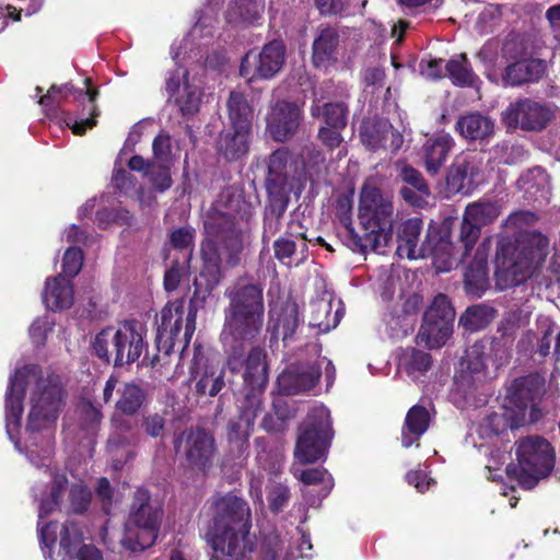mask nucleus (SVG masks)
Masks as SVG:
<instances>
[{
    "instance_id": "f257e3e1",
    "label": "nucleus",
    "mask_w": 560,
    "mask_h": 560,
    "mask_svg": "<svg viewBox=\"0 0 560 560\" xmlns=\"http://www.w3.org/2000/svg\"><path fill=\"white\" fill-rule=\"evenodd\" d=\"M33 385L26 423V455L36 467H48L54 454V433L63 406L65 392L57 375H43L37 365L16 369L9 378L5 394L7 433L14 441L13 431L20 427L23 399L27 386Z\"/></svg>"
},
{
    "instance_id": "f03ea898",
    "label": "nucleus",
    "mask_w": 560,
    "mask_h": 560,
    "mask_svg": "<svg viewBox=\"0 0 560 560\" xmlns=\"http://www.w3.org/2000/svg\"><path fill=\"white\" fill-rule=\"evenodd\" d=\"M254 212L253 206L238 189L225 188L205 220L206 238L201 243L202 268L195 279V296L205 300L219 284L222 262L235 267L244 249L243 222Z\"/></svg>"
},
{
    "instance_id": "7ed1b4c3",
    "label": "nucleus",
    "mask_w": 560,
    "mask_h": 560,
    "mask_svg": "<svg viewBox=\"0 0 560 560\" xmlns=\"http://www.w3.org/2000/svg\"><path fill=\"white\" fill-rule=\"evenodd\" d=\"M264 288L258 283H236L226 290L229 306L224 310L221 341L231 371L242 366L247 345L261 332L265 318Z\"/></svg>"
},
{
    "instance_id": "20e7f679",
    "label": "nucleus",
    "mask_w": 560,
    "mask_h": 560,
    "mask_svg": "<svg viewBox=\"0 0 560 560\" xmlns=\"http://www.w3.org/2000/svg\"><path fill=\"white\" fill-rule=\"evenodd\" d=\"M211 506L213 518L206 537L217 557L246 560L254 548L248 504L234 494H226L214 499Z\"/></svg>"
},
{
    "instance_id": "39448f33",
    "label": "nucleus",
    "mask_w": 560,
    "mask_h": 560,
    "mask_svg": "<svg viewBox=\"0 0 560 560\" xmlns=\"http://www.w3.org/2000/svg\"><path fill=\"white\" fill-rule=\"evenodd\" d=\"M548 247V237L538 231H520L513 240L500 241L494 272L497 289L518 287L533 277L545 261Z\"/></svg>"
},
{
    "instance_id": "423d86ee",
    "label": "nucleus",
    "mask_w": 560,
    "mask_h": 560,
    "mask_svg": "<svg viewBox=\"0 0 560 560\" xmlns=\"http://www.w3.org/2000/svg\"><path fill=\"white\" fill-rule=\"evenodd\" d=\"M545 393V377L537 372L514 378L505 389L503 412H492V434L537 423L544 416L540 402Z\"/></svg>"
},
{
    "instance_id": "0eeeda50",
    "label": "nucleus",
    "mask_w": 560,
    "mask_h": 560,
    "mask_svg": "<svg viewBox=\"0 0 560 560\" xmlns=\"http://www.w3.org/2000/svg\"><path fill=\"white\" fill-rule=\"evenodd\" d=\"M358 217L365 232L355 242L361 252L385 248L393 235V195L369 178L360 190Z\"/></svg>"
},
{
    "instance_id": "6e6552de",
    "label": "nucleus",
    "mask_w": 560,
    "mask_h": 560,
    "mask_svg": "<svg viewBox=\"0 0 560 560\" xmlns=\"http://www.w3.org/2000/svg\"><path fill=\"white\" fill-rule=\"evenodd\" d=\"M515 446L516 462L506 466V476L523 490H533L552 472L556 451L551 443L540 435L522 438L515 442Z\"/></svg>"
},
{
    "instance_id": "1a4fd4ad",
    "label": "nucleus",
    "mask_w": 560,
    "mask_h": 560,
    "mask_svg": "<svg viewBox=\"0 0 560 560\" xmlns=\"http://www.w3.org/2000/svg\"><path fill=\"white\" fill-rule=\"evenodd\" d=\"M163 514L161 505L151 500L149 492L138 489L130 508L122 546L133 552L151 547L158 538Z\"/></svg>"
},
{
    "instance_id": "9d476101",
    "label": "nucleus",
    "mask_w": 560,
    "mask_h": 560,
    "mask_svg": "<svg viewBox=\"0 0 560 560\" xmlns=\"http://www.w3.org/2000/svg\"><path fill=\"white\" fill-rule=\"evenodd\" d=\"M332 438L330 412L325 406H317L308 413L300 428L294 456L301 464L320 459Z\"/></svg>"
},
{
    "instance_id": "9b49d317",
    "label": "nucleus",
    "mask_w": 560,
    "mask_h": 560,
    "mask_svg": "<svg viewBox=\"0 0 560 560\" xmlns=\"http://www.w3.org/2000/svg\"><path fill=\"white\" fill-rule=\"evenodd\" d=\"M488 341L475 342L466 352L468 372L458 385L467 407H486L489 401V378L487 373Z\"/></svg>"
},
{
    "instance_id": "f8f14e48",
    "label": "nucleus",
    "mask_w": 560,
    "mask_h": 560,
    "mask_svg": "<svg viewBox=\"0 0 560 560\" xmlns=\"http://www.w3.org/2000/svg\"><path fill=\"white\" fill-rule=\"evenodd\" d=\"M175 448L183 453L187 466L206 474L213 465L217 455L215 440L211 433L200 428L186 429L175 440Z\"/></svg>"
},
{
    "instance_id": "ddd939ff",
    "label": "nucleus",
    "mask_w": 560,
    "mask_h": 560,
    "mask_svg": "<svg viewBox=\"0 0 560 560\" xmlns=\"http://www.w3.org/2000/svg\"><path fill=\"white\" fill-rule=\"evenodd\" d=\"M552 117L553 113L548 106L530 98H520L511 103L501 114L502 124L509 130L536 132L546 129Z\"/></svg>"
},
{
    "instance_id": "4468645a",
    "label": "nucleus",
    "mask_w": 560,
    "mask_h": 560,
    "mask_svg": "<svg viewBox=\"0 0 560 560\" xmlns=\"http://www.w3.org/2000/svg\"><path fill=\"white\" fill-rule=\"evenodd\" d=\"M486 154L467 152L456 156L446 173V190L450 195H468L481 179Z\"/></svg>"
},
{
    "instance_id": "2eb2a0df",
    "label": "nucleus",
    "mask_w": 560,
    "mask_h": 560,
    "mask_svg": "<svg viewBox=\"0 0 560 560\" xmlns=\"http://www.w3.org/2000/svg\"><path fill=\"white\" fill-rule=\"evenodd\" d=\"M190 380L200 396H217L225 385L224 370L215 358L206 355L205 349L196 345L190 365Z\"/></svg>"
},
{
    "instance_id": "dca6fc26",
    "label": "nucleus",
    "mask_w": 560,
    "mask_h": 560,
    "mask_svg": "<svg viewBox=\"0 0 560 560\" xmlns=\"http://www.w3.org/2000/svg\"><path fill=\"white\" fill-rule=\"evenodd\" d=\"M285 46L280 40L266 44L259 54L248 52L242 60L240 74L249 81L270 79L284 63Z\"/></svg>"
},
{
    "instance_id": "f3484780",
    "label": "nucleus",
    "mask_w": 560,
    "mask_h": 560,
    "mask_svg": "<svg viewBox=\"0 0 560 560\" xmlns=\"http://www.w3.org/2000/svg\"><path fill=\"white\" fill-rule=\"evenodd\" d=\"M118 335L116 343L115 365L121 366L137 361L143 349V336L145 334L144 326L136 320H127L117 328Z\"/></svg>"
},
{
    "instance_id": "a211bd4d",
    "label": "nucleus",
    "mask_w": 560,
    "mask_h": 560,
    "mask_svg": "<svg viewBox=\"0 0 560 560\" xmlns=\"http://www.w3.org/2000/svg\"><path fill=\"white\" fill-rule=\"evenodd\" d=\"M301 109L291 102L279 101L271 106L267 116V130L273 140L283 142L298 130Z\"/></svg>"
},
{
    "instance_id": "6ab92c4d",
    "label": "nucleus",
    "mask_w": 560,
    "mask_h": 560,
    "mask_svg": "<svg viewBox=\"0 0 560 560\" xmlns=\"http://www.w3.org/2000/svg\"><path fill=\"white\" fill-rule=\"evenodd\" d=\"M320 376V366L314 363H295L278 376L279 390L284 395H296L312 389Z\"/></svg>"
},
{
    "instance_id": "aec40b11",
    "label": "nucleus",
    "mask_w": 560,
    "mask_h": 560,
    "mask_svg": "<svg viewBox=\"0 0 560 560\" xmlns=\"http://www.w3.org/2000/svg\"><path fill=\"white\" fill-rule=\"evenodd\" d=\"M490 222V203L475 202L467 206L458 235V242L463 245V256L470 253L481 235V229Z\"/></svg>"
},
{
    "instance_id": "412c9836",
    "label": "nucleus",
    "mask_w": 560,
    "mask_h": 560,
    "mask_svg": "<svg viewBox=\"0 0 560 560\" xmlns=\"http://www.w3.org/2000/svg\"><path fill=\"white\" fill-rule=\"evenodd\" d=\"M83 535L74 522H66L60 532V549L69 560H103L101 551L92 545H82Z\"/></svg>"
},
{
    "instance_id": "4be33fe9",
    "label": "nucleus",
    "mask_w": 560,
    "mask_h": 560,
    "mask_svg": "<svg viewBox=\"0 0 560 560\" xmlns=\"http://www.w3.org/2000/svg\"><path fill=\"white\" fill-rule=\"evenodd\" d=\"M489 252L490 240L485 237L465 273L466 292L474 298H480L488 289L487 266Z\"/></svg>"
},
{
    "instance_id": "5701e85b",
    "label": "nucleus",
    "mask_w": 560,
    "mask_h": 560,
    "mask_svg": "<svg viewBox=\"0 0 560 560\" xmlns=\"http://www.w3.org/2000/svg\"><path fill=\"white\" fill-rule=\"evenodd\" d=\"M183 317L184 305L182 302L168 303L163 307L156 335L159 350L164 349L165 353L170 352L180 332Z\"/></svg>"
},
{
    "instance_id": "b1692460",
    "label": "nucleus",
    "mask_w": 560,
    "mask_h": 560,
    "mask_svg": "<svg viewBox=\"0 0 560 560\" xmlns=\"http://www.w3.org/2000/svg\"><path fill=\"white\" fill-rule=\"evenodd\" d=\"M422 224V219L417 217L410 218L401 223L398 232L397 246V254L400 257L416 259L425 256L427 247L418 245Z\"/></svg>"
},
{
    "instance_id": "393cba45",
    "label": "nucleus",
    "mask_w": 560,
    "mask_h": 560,
    "mask_svg": "<svg viewBox=\"0 0 560 560\" xmlns=\"http://www.w3.org/2000/svg\"><path fill=\"white\" fill-rule=\"evenodd\" d=\"M362 141L371 150L385 148L396 153L404 143V138L388 120L377 121L372 129H366L361 133Z\"/></svg>"
},
{
    "instance_id": "a878e982",
    "label": "nucleus",
    "mask_w": 560,
    "mask_h": 560,
    "mask_svg": "<svg viewBox=\"0 0 560 560\" xmlns=\"http://www.w3.org/2000/svg\"><path fill=\"white\" fill-rule=\"evenodd\" d=\"M335 301L331 298H319L310 303V326L319 332H327L337 327L342 316L340 302H336V310L331 314Z\"/></svg>"
},
{
    "instance_id": "bb28decb",
    "label": "nucleus",
    "mask_w": 560,
    "mask_h": 560,
    "mask_svg": "<svg viewBox=\"0 0 560 560\" xmlns=\"http://www.w3.org/2000/svg\"><path fill=\"white\" fill-rule=\"evenodd\" d=\"M43 301L47 308L61 311L73 304V288L71 281L58 275L47 279L43 292Z\"/></svg>"
},
{
    "instance_id": "cd10ccee",
    "label": "nucleus",
    "mask_w": 560,
    "mask_h": 560,
    "mask_svg": "<svg viewBox=\"0 0 560 560\" xmlns=\"http://www.w3.org/2000/svg\"><path fill=\"white\" fill-rule=\"evenodd\" d=\"M546 72V62L541 59L516 61L505 68L503 79L513 86L539 81Z\"/></svg>"
},
{
    "instance_id": "c85d7f7f",
    "label": "nucleus",
    "mask_w": 560,
    "mask_h": 560,
    "mask_svg": "<svg viewBox=\"0 0 560 560\" xmlns=\"http://www.w3.org/2000/svg\"><path fill=\"white\" fill-rule=\"evenodd\" d=\"M294 475L307 487H319L318 490H303V494L310 505H316L323 498L327 497L334 487V479L331 475L323 468L305 469L298 475Z\"/></svg>"
},
{
    "instance_id": "c756f323",
    "label": "nucleus",
    "mask_w": 560,
    "mask_h": 560,
    "mask_svg": "<svg viewBox=\"0 0 560 560\" xmlns=\"http://www.w3.org/2000/svg\"><path fill=\"white\" fill-rule=\"evenodd\" d=\"M453 148L454 140L448 135H440L428 139L422 148L424 165L428 173L436 175Z\"/></svg>"
},
{
    "instance_id": "7c9ffc66",
    "label": "nucleus",
    "mask_w": 560,
    "mask_h": 560,
    "mask_svg": "<svg viewBox=\"0 0 560 560\" xmlns=\"http://www.w3.org/2000/svg\"><path fill=\"white\" fill-rule=\"evenodd\" d=\"M245 364V372L243 375L244 383L247 387L265 389L268 383V369L266 363V351L260 347H254L249 351L247 359L242 365ZM241 366L235 372H238Z\"/></svg>"
},
{
    "instance_id": "2f4dec72",
    "label": "nucleus",
    "mask_w": 560,
    "mask_h": 560,
    "mask_svg": "<svg viewBox=\"0 0 560 560\" xmlns=\"http://www.w3.org/2000/svg\"><path fill=\"white\" fill-rule=\"evenodd\" d=\"M300 324V313L298 304L292 300H287L280 307L270 305L269 325L272 329L279 331L282 329L283 340L290 338Z\"/></svg>"
},
{
    "instance_id": "473e14b6",
    "label": "nucleus",
    "mask_w": 560,
    "mask_h": 560,
    "mask_svg": "<svg viewBox=\"0 0 560 560\" xmlns=\"http://www.w3.org/2000/svg\"><path fill=\"white\" fill-rule=\"evenodd\" d=\"M430 413L425 407L415 405L411 407L405 418L401 429V444L404 447H410L425 433L430 424Z\"/></svg>"
},
{
    "instance_id": "72a5a7b5",
    "label": "nucleus",
    "mask_w": 560,
    "mask_h": 560,
    "mask_svg": "<svg viewBox=\"0 0 560 560\" xmlns=\"http://www.w3.org/2000/svg\"><path fill=\"white\" fill-rule=\"evenodd\" d=\"M249 132L248 129L233 127L222 132L218 141L219 152L231 161L243 158L248 152Z\"/></svg>"
},
{
    "instance_id": "f704fd0d",
    "label": "nucleus",
    "mask_w": 560,
    "mask_h": 560,
    "mask_svg": "<svg viewBox=\"0 0 560 560\" xmlns=\"http://www.w3.org/2000/svg\"><path fill=\"white\" fill-rule=\"evenodd\" d=\"M299 228V222H291L290 231L273 243L275 257L285 265L291 264V259L299 248L302 254L307 249L304 234L295 231Z\"/></svg>"
},
{
    "instance_id": "c9c22d12",
    "label": "nucleus",
    "mask_w": 560,
    "mask_h": 560,
    "mask_svg": "<svg viewBox=\"0 0 560 560\" xmlns=\"http://www.w3.org/2000/svg\"><path fill=\"white\" fill-rule=\"evenodd\" d=\"M289 152L285 149L276 150L269 158L268 176L266 179V188L268 194L279 190L280 194H288V176L285 166Z\"/></svg>"
},
{
    "instance_id": "e433bc0d",
    "label": "nucleus",
    "mask_w": 560,
    "mask_h": 560,
    "mask_svg": "<svg viewBox=\"0 0 560 560\" xmlns=\"http://www.w3.org/2000/svg\"><path fill=\"white\" fill-rule=\"evenodd\" d=\"M453 327L454 324L452 323L436 322L433 318L427 320L424 316L417 335L418 343L424 345L430 349L441 348L453 334Z\"/></svg>"
},
{
    "instance_id": "4c0bfd02",
    "label": "nucleus",
    "mask_w": 560,
    "mask_h": 560,
    "mask_svg": "<svg viewBox=\"0 0 560 560\" xmlns=\"http://www.w3.org/2000/svg\"><path fill=\"white\" fill-rule=\"evenodd\" d=\"M97 96L96 90H86V91H79L75 98L79 102H86L85 109L89 113V117H78L72 114H67L65 117L66 125L72 129V132L74 135H83L86 129L92 128L95 126L96 120L94 116H96V106L94 104L95 98Z\"/></svg>"
},
{
    "instance_id": "58836bf2",
    "label": "nucleus",
    "mask_w": 560,
    "mask_h": 560,
    "mask_svg": "<svg viewBox=\"0 0 560 560\" xmlns=\"http://www.w3.org/2000/svg\"><path fill=\"white\" fill-rule=\"evenodd\" d=\"M115 407L126 416L136 415L147 399L145 390L136 383H121Z\"/></svg>"
},
{
    "instance_id": "ea45409f",
    "label": "nucleus",
    "mask_w": 560,
    "mask_h": 560,
    "mask_svg": "<svg viewBox=\"0 0 560 560\" xmlns=\"http://www.w3.org/2000/svg\"><path fill=\"white\" fill-rule=\"evenodd\" d=\"M338 44V32L332 27L323 28L313 43V61L315 66L319 67L327 61L335 60Z\"/></svg>"
},
{
    "instance_id": "a19ab883",
    "label": "nucleus",
    "mask_w": 560,
    "mask_h": 560,
    "mask_svg": "<svg viewBox=\"0 0 560 560\" xmlns=\"http://www.w3.org/2000/svg\"><path fill=\"white\" fill-rule=\"evenodd\" d=\"M265 9V0H232L226 11L230 23H253Z\"/></svg>"
},
{
    "instance_id": "79ce46f5",
    "label": "nucleus",
    "mask_w": 560,
    "mask_h": 560,
    "mask_svg": "<svg viewBox=\"0 0 560 560\" xmlns=\"http://www.w3.org/2000/svg\"><path fill=\"white\" fill-rule=\"evenodd\" d=\"M269 203L266 208L264 219V234L275 235L280 229V218L285 212L289 203V195L280 194L279 190H273V194H268Z\"/></svg>"
},
{
    "instance_id": "37998d69",
    "label": "nucleus",
    "mask_w": 560,
    "mask_h": 560,
    "mask_svg": "<svg viewBox=\"0 0 560 560\" xmlns=\"http://www.w3.org/2000/svg\"><path fill=\"white\" fill-rule=\"evenodd\" d=\"M229 117L233 128L250 130L253 110L241 92L232 91L228 101Z\"/></svg>"
},
{
    "instance_id": "c03bdc74",
    "label": "nucleus",
    "mask_w": 560,
    "mask_h": 560,
    "mask_svg": "<svg viewBox=\"0 0 560 560\" xmlns=\"http://www.w3.org/2000/svg\"><path fill=\"white\" fill-rule=\"evenodd\" d=\"M445 70L452 82L458 86H471L477 80L467 57L464 54L452 57L446 62Z\"/></svg>"
},
{
    "instance_id": "a18cd8bd",
    "label": "nucleus",
    "mask_w": 560,
    "mask_h": 560,
    "mask_svg": "<svg viewBox=\"0 0 560 560\" xmlns=\"http://www.w3.org/2000/svg\"><path fill=\"white\" fill-rule=\"evenodd\" d=\"M434 257L436 269L441 272L447 271L453 267L456 258V246L451 241L448 232L441 234L438 242L431 247L427 248Z\"/></svg>"
},
{
    "instance_id": "49530a36",
    "label": "nucleus",
    "mask_w": 560,
    "mask_h": 560,
    "mask_svg": "<svg viewBox=\"0 0 560 560\" xmlns=\"http://www.w3.org/2000/svg\"><path fill=\"white\" fill-rule=\"evenodd\" d=\"M456 128L467 139H483L490 130V120L479 114L472 113L458 119Z\"/></svg>"
},
{
    "instance_id": "de8ad7c7",
    "label": "nucleus",
    "mask_w": 560,
    "mask_h": 560,
    "mask_svg": "<svg viewBox=\"0 0 560 560\" xmlns=\"http://www.w3.org/2000/svg\"><path fill=\"white\" fill-rule=\"evenodd\" d=\"M466 444L471 445L478 455L490 457V421L488 418L470 427L466 435Z\"/></svg>"
},
{
    "instance_id": "09e8293b",
    "label": "nucleus",
    "mask_w": 560,
    "mask_h": 560,
    "mask_svg": "<svg viewBox=\"0 0 560 560\" xmlns=\"http://www.w3.org/2000/svg\"><path fill=\"white\" fill-rule=\"evenodd\" d=\"M118 331L117 328L108 327L103 329L95 336L93 342V349L95 354L104 360L105 362H110L113 359H116V348L114 343H116Z\"/></svg>"
},
{
    "instance_id": "8fccbe9b",
    "label": "nucleus",
    "mask_w": 560,
    "mask_h": 560,
    "mask_svg": "<svg viewBox=\"0 0 560 560\" xmlns=\"http://www.w3.org/2000/svg\"><path fill=\"white\" fill-rule=\"evenodd\" d=\"M490 323V308L486 304L470 306L460 316L459 324L469 331L483 329Z\"/></svg>"
},
{
    "instance_id": "3c124183",
    "label": "nucleus",
    "mask_w": 560,
    "mask_h": 560,
    "mask_svg": "<svg viewBox=\"0 0 560 560\" xmlns=\"http://www.w3.org/2000/svg\"><path fill=\"white\" fill-rule=\"evenodd\" d=\"M201 93L196 85L185 82L183 89L176 94L175 103L183 115H194L199 110Z\"/></svg>"
},
{
    "instance_id": "603ef678",
    "label": "nucleus",
    "mask_w": 560,
    "mask_h": 560,
    "mask_svg": "<svg viewBox=\"0 0 560 560\" xmlns=\"http://www.w3.org/2000/svg\"><path fill=\"white\" fill-rule=\"evenodd\" d=\"M49 498H43L39 502L38 517L39 520L47 516L55 508L60 504V497L66 491L68 480L63 475H55Z\"/></svg>"
},
{
    "instance_id": "864d4df0",
    "label": "nucleus",
    "mask_w": 560,
    "mask_h": 560,
    "mask_svg": "<svg viewBox=\"0 0 560 560\" xmlns=\"http://www.w3.org/2000/svg\"><path fill=\"white\" fill-rule=\"evenodd\" d=\"M424 316L427 317V320H431L433 318L436 322L443 320L454 324L455 310L446 295L438 294L424 313Z\"/></svg>"
},
{
    "instance_id": "5fc2aeb1",
    "label": "nucleus",
    "mask_w": 560,
    "mask_h": 560,
    "mask_svg": "<svg viewBox=\"0 0 560 560\" xmlns=\"http://www.w3.org/2000/svg\"><path fill=\"white\" fill-rule=\"evenodd\" d=\"M264 389L248 387V390L240 405V413L246 419L247 423H254L257 415L262 410Z\"/></svg>"
},
{
    "instance_id": "6e6d98bb",
    "label": "nucleus",
    "mask_w": 560,
    "mask_h": 560,
    "mask_svg": "<svg viewBox=\"0 0 560 560\" xmlns=\"http://www.w3.org/2000/svg\"><path fill=\"white\" fill-rule=\"evenodd\" d=\"M402 364L410 376L416 377L417 373L427 372L432 364L431 355L421 350L412 349L406 353L402 359Z\"/></svg>"
},
{
    "instance_id": "4d7b16f0",
    "label": "nucleus",
    "mask_w": 560,
    "mask_h": 560,
    "mask_svg": "<svg viewBox=\"0 0 560 560\" xmlns=\"http://www.w3.org/2000/svg\"><path fill=\"white\" fill-rule=\"evenodd\" d=\"M207 11H209V13L201 12L198 21L192 26L185 42H188L189 39L195 42L197 39H207L212 37L213 23L215 21L214 15L212 14L214 10L212 8H207Z\"/></svg>"
},
{
    "instance_id": "13d9d810",
    "label": "nucleus",
    "mask_w": 560,
    "mask_h": 560,
    "mask_svg": "<svg viewBox=\"0 0 560 560\" xmlns=\"http://www.w3.org/2000/svg\"><path fill=\"white\" fill-rule=\"evenodd\" d=\"M69 510L73 513H83L91 502V492L82 482L73 483L69 490Z\"/></svg>"
},
{
    "instance_id": "bf43d9fd",
    "label": "nucleus",
    "mask_w": 560,
    "mask_h": 560,
    "mask_svg": "<svg viewBox=\"0 0 560 560\" xmlns=\"http://www.w3.org/2000/svg\"><path fill=\"white\" fill-rule=\"evenodd\" d=\"M287 546L277 534L268 536L262 545V560H289Z\"/></svg>"
},
{
    "instance_id": "052dcab7",
    "label": "nucleus",
    "mask_w": 560,
    "mask_h": 560,
    "mask_svg": "<svg viewBox=\"0 0 560 560\" xmlns=\"http://www.w3.org/2000/svg\"><path fill=\"white\" fill-rule=\"evenodd\" d=\"M324 119L328 127L345 128L347 125V107L343 103H329L324 106Z\"/></svg>"
},
{
    "instance_id": "680f3d73",
    "label": "nucleus",
    "mask_w": 560,
    "mask_h": 560,
    "mask_svg": "<svg viewBox=\"0 0 560 560\" xmlns=\"http://www.w3.org/2000/svg\"><path fill=\"white\" fill-rule=\"evenodd\" d=\"M78 410L81 418V425L88 432H93L101 422V411L91 401L85 400L79 405Z\"/></svg>"
},
{
    "instance_id": "e2e57ef3",
    "label": "nucleus",
    "mask_w": 560,
    "mask_h": 560,
    "mask_svg": "<svg viewBox=\"0 0 560 560\" xmlns=\"http://www.w3.org/2000/svg\"><path fill=\"white\" fill-rule=\"evenodd\" d=\"M83 265V255L81 249L77 247H69L62 261V271L66 277L73 278L81 270Z\"/></svg>"
},
{
    "instance_id": "0e129e2a",
    "label": "nucleus",
    "mask_w": 560,
    "mask_h": 560,
    "mask_svg": "<svg viewBox=\"0 0 560 560\" xmlns=\"http://www.w3.org/2000/svg\"><path fill=\"white\" fill-rule=\"evenodd\" d=\"M152 151L154 159L162 165H166L171 161L172 142L167 133L161 132L152 142Z\"/></svg>"
},
{
    "instance_id": "69168bd1",
    "label": "nucleus",
    "mask_w": 560,
    "mask_h": 560,
    "mask_svg": "<svg viewBox=\"0 0 560 560\" xmlns=\"http://www.w3.org/2000/svg\"><path fill=\"white\" fill-rule=\"evenodd\" d=\"M400 177L407 185L406 187H412L420 195H430L429 186L427 185L421 173L411 166H404L400 171Z\"/></svg>"
},
{
    "instance_id": "338daca9",
    "label": "nucleus",
    "mask_w": 560,
    "mask_h": 560,
    "mask_svg": "<svg viewBox=\"0 0 560 560\" xmlns=\"http://www.w3.org/2000/svg\"><path fill=\"white\" fill-rule=\"evenodd\" d=\"M290 500V490L283 483L271 486L268 493L269 506L273 513H279Z\"/></svg>"
},
{
    "instance_id": "774afa93",
    "label": "nucleus",
    "mask_w": 560,
    "mask_h": 560,
    "mask_svg": "<svg viewBox=\"0 0 560 560\" xmlns=\"http://www.w3.org/2000/svg\"><path fill=\"white\" fill-rule=\"evenodd\" d=\"M165 418L160 413H148L142 417L141 427L151 438H162L165 432Z\"/></svg>"
}]
</instances>
